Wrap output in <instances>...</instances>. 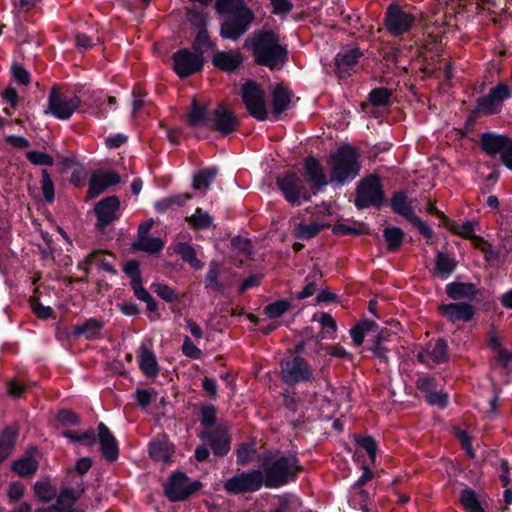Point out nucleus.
I'll use <instances>...</instances> for the list:
<instances>
[{"mask_svg":"<svg viewBox=\"0 0 512 512\" xmlns=\"http://www.w3.org/2000/svg\"><path fill=\"white\" fill-rule=\"evenodd\" d=\"M246 45L252 48L259 65L274 69L287 60V50L280 45L279 37L271 31L254 34L246 40Z\"/></svg>","mask_w":512,"mask_h":512,"instance_id":"1","label":"nucleus"},{"mask_svg":"<svg viewBox=\"0 0 512 512\" xmlns=\"http://www.w3.org/2000/svg\"><path fill=\"white\" fill-rule=\"evenodd\" d=\"M330 183L343 185L353 180L360 172L359 155L351 146L339 148L328 159Z\"/></svg>","mask_w":512,"mask_h":512,"instance_id":"2","label":"nucleus"},{"mask_svg":"<svg viewBox=\"0 0 512 512\" xmlns=\"http://www.w3.org/2000/svg\"><path fill=\"white\" fill-rule=\"evenodd\" d=\"M418 19L415 8L410 5L391 3L384 14V28L390 36L408 34Z\"/></svg>","mask_w":512,"mask_h":512,"instance_id":"3","label":"nucleus"},{"mask_svg":"<svg viewBox=\"0 0 512 512\" xmlns=\"http://www.w3.org/2000/svg\"><path fill=\"white\" fill-rule=\"evenodd\" d=\"M299 470L294 456L279 457L265 467L264 481L267 487H279L294 479Z\"/></svg>","mask_w":512,"mask_h":512,"instance_id":"4","label":"nucleus"},{"mask_svg":"<svg viewBox=\"0 0 512 512\" xmlns=\"http://www.w3.org/2000/svg\"><path fill=\"white\" fill-rule=\"evenodd\" d=\"M276 184L284 198L291 204L300 205L302 201H309L311 193L301 176L295 172H288L277 177Z\"/></svg>","mask_w":512,"mask_h":512,"instance_id":"5","label":"nucleus"},{"mask_svg":"<svg viewBox=\"0 0 512 512\" xmlns=\"http://www.w3.org/2000/svg\"><path fill=\"white\" fill-rule=\"evenodd\" d=\"M383 198L380 179L375 175H370L359 183L354 203L359 209L369 206L379 207L383 202Z\"/></svg>","mask_w":512,"mask_h":512,"instance_id":"6","label":"nucleus"},{"mask_svg":"<svg viewBox=\"0 0 512 512\" xmlns=\"http://www.w3.org/2000/svg\"><path fill=\"white\" fill-rule=\"evenodd\" d=\"M242 100L249 114L259 121L267 119V107L265 102V93L260 86L253 81L243 84Z\"/></svg>","mask_w":512,"mask_h":512,"instance_id":"7","label":"nucleus"},{"mask_svg":"<svg viewBox=\"0 0 512 512\" xmlns=\"http://www.w3.org/2000/svg\"><path fill=\"white\" fill-rule=\"evenodd\" d=\"M80 105V99L75 95L61 93L55 87L51 89L46 113L60 120L69 119Z\"/></svg>","mask_w":512,"mask_h":512,"instance_id":"8","label":"nucleus"},{"mask_svg":"<svg viewBox=\"0 0 512 512\" xmlns=\"http://www.w3.org/2000/svg\"><path fill=\"white\" fill-rule=\"evenodd\" d=\"M391 208L395 213L405 217L424 237L430 239L433 236V230L414 213L404 192L399 191L393 195Z\"/></svg>","mask_w":512,"mask_h":512,"instance_id":"9","label":"nucleus"},{"mask_svg":"<svg viewBox=\"0 0 512 512\" xmlns=\"http://www.w3.org/2000/svg\"><path fill=\"white\" fill-rule=\"evenodd\" d=\"M254 20L251 10H242L239 15L228 16L221 25L220 35L225 39L237 40L249 29Z\"/></svg>","mask_w":512,"mask_h":512,"instance_id":"10","label":"nucleus"},{"mask_svg":"<svg viewBox=\"0 0 512 512\" xmlns=\"http://www.w3.org/2000/svg\"><path fill=\"white\" fill-rule=\"evenodd\" d=\"M198 481L190 482L186 475L178 472L171 475L165 487L166 496L172 501H181L200 488Z\"/></svg>","mask_w":512,"mask_h":512,"instance_id":"11","label":"nucleus"},{"mask_svg":"<svg viewBox=\"0 0 512 512\" xmlns=\"http://www.w3.org/2000/svg\"><path fill=\"white\" fill-rule=\"evenodd\" d=\"M510 89L505 83H499L490 90L488 95L478 100V110L491 115L499 113L503 102L510 97Z\"/></svg>","mask_w":512,"mask_h":512,"instance_id":"12","label":"nucleus"},{"mask_svg":"<svg viewBox=\"0 0 512 512\" xmlns=\"http://www.w3.org/2000/svg\"><path fill=\"white\" fill-rule=\"evenodd\" d=\"M264 481L261 471L255 470L232 477L225 483V489L230 493H243L258 490Z\"/></svg>","mask_w":512,"mask_h":512,"instance_id":"13","label":"nucleus"},{"mask_svg":"<svg viewBox=\"0 0 512 512\" xmlns=\"http://www.w3.org/2000/svg\"><path fill=\"white\" fill-rule=\"evenodd\" d=\"M174 70L180 77H187L202 69L203 56L182 49L173 55Z\"/></svg>","mask_w":512,"mask_h":512,"instance_id":"14","label":"nucleus"},{"mask_svg":"<svg viewBox=\"0 0 512 512\" xmlns=\"http://www.w3.org/2000/svg\"><path fill=\"white\" fill-rule=\"evenodd\" d=\"M283 380L286 383H298L312 381L311 371L307 362L294 357L291 360L282 363Z\"/></svg>","mask_w":512,"mask_h":512,"instance_id":"15","label":"nucleus"},{"mask_svg":"<svg viewBox=\"0 0 512 512\" xmlns=\"http://www.w3.org/2000/svg\"><path fill=\"white\" fill-rule=\"evenodd\" d=\"M303 168L305 179L311 189L320 190L330 183V175L325 173L323 166L316 158H306Z\"/></svg>","mask_w":512,"mask_h":512,"instance_id":"16","label":"nucleus"},{"mask_svg":"<svg viewBox=\"0 0 512 512\" xmlns=\"http://www.w3.org/2000/svg\"><path fill=\"white\" fill-rule=\"evenodd\" d=\"M120 182V177L113 171H96L89 181L88 198L92 199L103 193L107 188Z\"/></svg>","mask_w":512,"mask_h":512,"instance_id":"17","label":"nucleus"},{"mask_svg":"<svg viewBox=\"0 0 512 512\" xmlns=\"http://www.w3.org/2000/svg\"><path fill=\"white\" fill-rule=\"evenodd\" d=\"M210 122L212 128L222 135H228L234 132L238 125L233 112L222 106L214 110L210 117Z\"/></svg>","mask_w":512,"mask_h":512,"instance_id":"18","label":"nucleus"},{"mask_svg":"<svg viewBox=\"0 0 512 512\" xmlns=\"http://www.w3.org/2000/svg\"><path fill=\"white\" fill-rule=\"evenodd\" d=\"M120 201L116 196H109L100 200L95 206L98 223L106 226L119 217Z\"/></svg>","mask_w":512,"mask_h":512,"instance_id":"19","label":"nucleus"},{"mask_svg":"<svg viewBox=\"0 0 512 512\" xmlns=\"http://www.w3.org/2000/svg\"><path fill=\"white\" fill-rule=\"evenodd\" d=\"M439 310L452 323L468 322L475 313L474 307L464 302L443 304L439 307Z\"/></svg>","mask_w":512,"mask_h":512,"instance_id":"20","label":"nucleus"},{"mask_svg":"<svg viewBox=\"0 0 512 512\" xmlns=\"http://www.w3.org/2000/svg\"><path fill=\"white\" fill-rule=\"evenodd\" d=\"M361 53L357 48L343 49L335 58V72L339 78H346L356 66Z\"/></svg>","mask_w":512,"mask_h":512,"instance_id":"21","label":"nucleus"},{"mask_svg":"<svg viewBox=\"0 0 512 512\" xmlns=\"http://www.w3.org/2000/svg\"><path fill=\"white\" fill-rule=\"evenodd\" d=\"M447 359V344L444 340L438 339L430 342L426 349L418 354V360L427 366H433L444 362Z\"/></svg>","mask_w":512,"mask_h":512,"instance_id":"22","label":"nucleus"},{"mask_svg":"<svg viewBox=\"0 0 512 512\" xmlns=\"http://www.w3.org/2000/svg\"><path fill=\"white\" fill-rule=\"evenodd\" d=\"M481 146L483 150L490 156H495L499 154L501 159L503 158V154L506 153L512 141L502 135H497L494 133H484L481 136Z\"/></svg>","mask_w":512,"mask_h":512,"instance_id":"23","label":"nucleus"},{"mask_svg":"<svg viewBox=\"0 0 512 512\" xmlns=\"http://www.w3.org/2000/svg\"><path fill=\"white\" fill-rule=\"evenodd\" d=\"M202 438L212 445L213 451L217 455H225L230 449L227 431L221 426L204 431Z\"/></svg>","mask_w":512,"mask_h":512,"instance_id":"24","label":"nucleus"},{"mask_svg":"<svg viewBox=\"0 0 512 512\" xmlns=\"http://www.w3.org/2000/svg\"><path fill=\"white\" fill-rule=\"evenodd\" d=\"M98 440L104 457L110 461L116 460L119 455L117 441L108 427L103 423H99L98 425Z\"/></svg>","mask_w":512,"mask_h":512,"instance_id":"25","label":"nucleus"},{"mask_svg":"<svg viewBox=\"0 0 512 512\" xmlns=\"http://www.w3.org/2000/svg\"><path fill=\"white\" fill-rule=\"evenodd\" d=\"M174 452L173 445L169 443L165 435L154 438L149 443V455L157 462H168Z\"/></svg>","mask_w":512,"mask_h":512,"instance_id":"26","label":"nucleus"},{"mask_svg":"<svg viewBox=\"0 0 512 512\" xmlns=\"http://www.w3.org/2000/svg\"><path fill=\"white\" fill-rule=\"evenodd\" d=\"M104 323L95 318H90L83 323L76 324L73 327L72 335L74 337H85L88 340L98 339L101 337V331Z\"/></svg>","mask_w":512,"mask_h":512,"instance_id":"27","label":"nucleus"},{"mask_svg":"<svg viewBox=\"0 0 512 512\" xmlns=\"http://www.w3.org/2000/svg\"><path fill=\"white\" fill-rule=\"evenodd\" d=\"M138 362L141 371L150 378L158 374L159 367L155 354L146 346L142 345L138 352Z\"/></svg>","mask_w":512,"mask_h":512,"instance_id":"28","label":"nucleus"},{"mask_svg":"<svg viewBox=\"0 0 512 512\" xmlns=\"http://www.w3.org/2000/svg\"><path fill=\"white\" fill-rule=\"evenodd\" d=\"M291 97V92L282 84L274 87L272 91V114L276 118L288 108Z\"/></svg>","mask_w":512,"mask_h":512,"instance_id":"29","label":"nucleus"},{"mask_svg":"<svg viewBox=\"0 0 512 512\" xmlns=\"http://www.w3.org/2000/svg\"><path fill=\"white\" fill-rule=\"evenodd\" d=\"M243 58L239 52H217L213 64L221 70L232 72L242 64Z\"/></svg>","mask_w":512,"mask_h":512,"instance_id":"30","label":"nucleus"},{"mask_svg":"<svg viewBox=\"0 0 512 512\" xmlns=\"http://www.w3.org/2000/svg\"><path fill=\"white\" fill-rule=\"evenodd\" d=\"M476 292L477 288L473 283L452 282L446 286L447 295L454 300L473 297Z\"/></svg>","mask_w":512,"mask_h":512,"instance_id":"31","label":"nucleus"},{"mask_svg":"<svg viewBox=\"0 0 512 512\" xmlns=\"http://www.w3.org/2000/svg\"><path fill=\"white\" fill-rule=\"evenodd\" d=\"M18 436V428L16 425L7 427L0 434V462L9 456Z\"/></svg>","mask_w":512,"mask_h":512,"instance_id":"32","label":"nucleus"},{"mask_svg":"<svg viewBox=\"0 0 512 512\" xmlns=\"http://www.w3.org/2000/svg\"><path fill=\"white\" fill-rule=\"evenodd\" d=\"M175 253L179 254L182 260L188 263L192 268L200 270L203 263L197 258L194 248L188 243H177L174 247Z\"/></svg>","mask_w":512,"mask_h":512,"instance_id":"33","label":"nucleus"},{"mask_svg":"<svg viewBox=\"0 0 512 512\" xmlns=\"http://www.w3.org/2000/svg\"><path fill=\"white\" fill-rule=\"evenodd\" d=\"M423 397L430 405L445 407L448 403V395L442 390H436V386H418Z\"/></svg>","mask_w":512,"mask_h":512,"instance_id":"34","label":"nucleus"},{"mask_svg":"<svg viewBox=\"0 0 512 512\" xmlns=\"http://www.w3.org/2000/svg\"><path fill=\"white\" fill-rule=\"evenodd\" d=\"M216 9L219 14L239 15L242 10H250L244 3V0H217Z\"/></svg>","mask_w":512,"mask_h":512,"instance_id":"35","label":"nucleus"},{"mask_svg":"<svg viewBox=\"0 0 512 512\" xmlns=\"http://www.w3.org/2000/svg\"><path fill=\"white\" fill-rule=\"evenodd\" d=\"M216 9L219 14L239 15L242 10H250L244 3V0H217Z\"/></svg>","mask_w":512,"mask_h":512,"instance_id":"36","label":"nucleus"},{"mask_svg":"<svg viewBox=\"0 0 512 512\" xmlns=\"http://www.w3.org/2000/svg\"><path fill=\"white\" fill-rule=\"evenodd\" d=\"M38 467L37 459L33 454L29 453L14 462L13 470L20 476H28L33 474Z\"/></svg>","mask_w":512,"mask_h":512,"instance_id":"37","label":"nucleus"},{"mask_svg":"<svg viewBox=\"0 0 512 512\" xmlns=\"http://www.w3.org/2000/svg\"><path fill=\"white\" fill-rule=\"evenodd\" d=\"M460 503L467 512H485L479 498L471 488H465L460 493Z\"/></svg>","mask_w":512,"mask_h":512,"instance_id":"38","label":"nucleus"},{"mask_svg":"<svg viewBox=\"0 0 512 512\" xmlns=\"http://www.w3.org/2000/svg\"><path fill=\"white\" fill-rule=\"evenodd\" d=\"M456 267V261L449 255L439 252L436 257V274L442 278L450 275Z\"/></svg>","mask_w":512,"mask_h":512,"instance_id":"39","label":"nucleus"},{"mask_svg":"<svg viewBox=\"0 0 512 512\" xmlns=\"http://www.w3.org/2000/svg\"><path fill=\"white\" fill-rule=\"evenodd\" d=\"M216 175L217 169L214 167L200 171L193 178V188L196 190L206 191Z\"/></svg>","mask_w":512,"mask_h":512,"instance_id":"40","label":"nucleus"},{"mask_svg":"<svg viewBox=\"0 0 512 512\" xmlns=\"http://www.w3.org/2000/svg\"><path fill=\"white\" fill-rule=\"evenodd\" d=\"M383 236L388 244V250L397 251L403 241L404 233L398 227H386Z\"/></svg>","mask_w":512,"mask_h":512,"instance_id":"41","label":"nucleus"},{"mask_svg":"<svg viewBox=\"0 0 512 512\" xmlns=\"http://www.w3.org/2000/svg\"><path fill=\"white\" fill-rule=\"evenodd\" d=\"M163 246L164 243L160 238H152L149 236L138 238V240L133 245L135 249L149 253H157L163 248Z\"/></svg>","mask_w":512,"mask_h":512,"instance_id":"42","label":"nucleus"},{"mask_svg":"<svg viewBox=\"0 0 512 512\" xmlns=\"http://www.w3.org/2000/svg\"><path fill=\"white\" fill-rule=\"evenodd\" d=\"M34 491L37 497L45 502H50L57 495L56 488L48 480H41L36 482Z\"/></svg>","mask_w":512,"mask_h":512,"instance_id":"43","label":"nucleus"},{"mask_svg":"<svg viewBox=\"0 0 512 512\" xmlns=\"http://www.w3.org/2000/svg\"><path fill=\"white\" fill-rule=\"evenodd\" d=\"M324 225L319 222H311L309 224L299 223L295 226V234L301 239H311L315 237Z\"/></svg>","mask_w":512,"mask_h":512,"instance_id":"44","label":"nucleus"},{"mask_svg":"<svg viewBox=\"0 0 512 512\" xmlns=\"http://www.w3.org/2000/svg\"><path fill=\"white\" fill-rule=\"evenodd\" d=\"M78 497L79 493L77 491L71 489L62 490L57 497V501L54 506L55 510L58 512H64L66 509L72 506Z\"/></svg>","mask_w":512,"mask_h":512,"instance_id":"45","label":"nucleus"},{"mask_svg":"<svg viewBox=\"0 0 512 512\" xmlns=\"http://www.w3.org/2000/svg\"><path fill=\"white\" fill-rule=\"evenodd\" d=\"M208 120L210 121V118H208L206 109L198 105L196 101H193L192 108L188 116L189 125L193 127L200 126L207 123Z\"/></svg>","mask_w":512,"mask_h":512,"instance_id":"46","label":"nucleus"},{"mask_svg":"<svg viewBox=\"0 0 512 512\" xmlns=\"http://www.w3.org/2000/svg\"><path fill=\"white\" fill-rule=\"evenodd\" d=\"M187 221L197 229L208 228L212 224L211 216L201 208H197L194 214L187 217Z\"/></svg>","mask_w":512,"mask_h":512,"instance_id":"47","label":"nucleus"},{"mask_svg":"<svg viewBox=\"0 0 512 512\" xmlns=\"http://www.w3.org/2000/svg\"><path fill=\"white\" fill-rule=\"evenodd\" d=\"M64 436L72 442H79L85 446H91L95 443L96 437L93 430H87L83 433H77L74 431H65Z\"/></svg>","mask_w":512,"mask_h":512,"instance_id":"48","label":"nucleus"},{"mask_svg":"<svg viewBox=\"0 0 512 512\" xmlns=\"http://www.w3.org/2000/svg\"><path fill=\"white\" fill-rule=\"evenodd\" d=\"M193 48L196 54L201 56L211 48V42L208 32L205 28L199 29L193 42Z\"/></svg>","mask_w":512,"mask_h":512,"instance_id":"49","label":"nucleus"},{"mask_svg":"<svg viewBox=\"0 0 512 512\" xmlns=\"http://www.w3.org/2000/svg\"><path fill=\"white\" fill-rule=\"evenodd\" d=\"M219 273V265L215 262L210 263L209 270L205 278V285L207 288L215 291H220L222 289V284L218 281Z\"/></svg>","mask_w":512,"mask_h":512,"instance_id":"50","label":"nucleus"},{"mask_svg":"<svg viewBox=\"0 0 512 512\" xmlns=\"http://www.w3.org/2000/svg\"><path fill=\"white\" fill-rule=\"evenodd\" d=\"M390 98L391 92L387 88L374 89L369 94L371 104L377 107L388 105Z\"/></svg>","mask_w":512,"mask_h":512,"instance_id":"51","label":"nucleus"},{"mask_svg":"<svg viewBox=\"0 0 512 512\" xmlns=\"http://www.w3.org/2000/svg\"><path fill=\"white\" fill-rule=\"evenodd\" d=\"M313 319L315 321H318L321 324V326L324 329H326V333L328 335L331 336L336 332V329H337L336 321L330 314L325 313V312L317 313L313 316Z\"/></svg>","mask_w":512,"mask_h":512,"instance_id":"52","label":"nucleus"},{"mask_svg":"<svg viewBox=\"0 0 512 512\" xmlns=\"http://www.w3.org/2000/svg\"><path fill=\"white\" fill-rule=\"evenodd\" d=\"M26 158L33 164L38 166H52L54 164L53 158L44 152L29 151Z\"/></svg>","mask_w":512,"mask_h":512,"instance_id":"53","label":"nucleus"},{"mask_svg":"<svg viewBox=\"0 0 512 512\" xmlns=\"http://www.w3.org/2000/svg\"><path fill=\"white\" fill-rule=\"evenodd\" d=\"M356 442L367 452L370 460L374 462L377 452V446L374 439L369 436H357Z\"/></svg>","mask_w":512,"mask_h":512,"instance_id":"54","label":"nucleus"},{"mask_svg":"<svg viewBox=\"0 0 512 512\" xmlns=\"http://www.w3.org/2000/svg\"><path fill=\"white\" fill-rule=\"evenodd\" d=\"M41 189L47 202L54 200V184L46 170L42 171Z\"/></svg>","mask_w":512,"mask_h":512,"instance_id":"55","label":"nucleus"},{"mask_svg":"<svg viewBox=\"0 0 512 512\" xmlns=\"http://www.w3.org/2000/svg\"><path fill=\"white\" fill-rule=\"evenodd\" d=\"M153 291L167 302H173L177 299L175 291L166 284L156 283L152 285Z\"/></svg>","mask_w":512,"mask_h":512,"instance_id":"56","label":"nucleus"},{"mask_svg":"<svg viewBox=\"0 0 512 512\" xmlns=\"http://www.w3.org/2000/svg\"><path fill=\"white\" fill-rule=\"evenodd\" d=\"M289 309V303L287 301H278L271 303L265 307V313L270 318H278L283 315Z\"/></svg>","mask_w":512,"mask_h":512,"instance_id":"57","label":"nucleus"},{"mask_svg":"<svg viewBox=\"0 0 512 512\" xmlns=\"http://www.w3.org/2000/svg\"><path fill=\"white\" fill-rule=\"evenodd\" d=\"M370 325H371L370 322L365 321V322L358 324L357 326H355L354 328H352L350 330V335L352 337V340H353V343L355 346L362 345V343L364 341V337H365V332H366V330H368V327Z\"/></svg>","mask_w":512,"mask_h":512,"instance_id":"58","label":"nucleus"},{"mask_svg":"<svg viewBox=\"0 0 512 512\" xmlns=\"http://www.w3.org/2000/svg\"><path fill=\"white\" fill-rule=\"evenodd\" d=\"M30 306L34 314L41 319H48L52 315V308L44 306L37 299L32 298L30 300Z\"/></svg>","mask_w":512,"mask_h":512,"instance_id":"59","label":"nucleus"},{"mask_svg":"<svg viewBox=\"0 0 512 512\" xmlns=\"http://www.w3.org/2000/svg\"><path fill=\"white\" fill-rule=\"evenodd\" d=\"M188 19L190 23L198 29H203L206 26V15L203 11L190 9L188 11Z\"/></svg>","mask_w":512,"mask_h":512,"instance_id":"60","label":"nucleus"},{"mask_svg":"<svg viewBox=\"0 0 512 512\" xmlns=\"http://www.w3.org/2000/svg\"><path fill=\"white\" fill-rule=\"evenodd\" d=\"M325 350L327 354H329L332 357L345 359V360H351L352 355L349 353L343 346L336 344V345H328L325 347Z\"/></svg>","mask_w":512,"mask_h":512,"instance_id":"61","label":"nucleus"},{"mask_svg":"<svg viewBox=\"0 0 512 512\" xmlns=\"http://www.w3.org/2000/svg\"><path fill=\"white\" fill-rule=\"evenodd\" d=\"M202 423L207 427L206 431L213 429L212 425L215 421L216 411L212 406H203L201 409Z\"/></svg>","mask_w":512,"mask_h":512,"instance_id":"62","label":"nucleus"},{"mask_svg":"<svg viewBox=\"0 0 512 512\" xmlns=\"http://www.w3.org/2000/svg\"><path fill=\"white\" fill-rule=\"evenodd\" d=\"M57 420L63 425H77L78 416L69 410H61L57 415Z\"/></svg>","mask_w":512,"mask_h":512,"instance_id":"63","label":"nucleus"},{"mask_svg":"<svg viewBox=\"0 0 512 512\" xmlns=\"http://www.w3.org/2000/svg\"><path fill=\"white\" fill-rule=\"evenodd\" d=\"M123 270L131 278V283L141 280L138 262H127Z\"/></svg>","mask_w":512,"mask_h":512,"instance_id":"64","label":"nucleus"}]
</instances>
